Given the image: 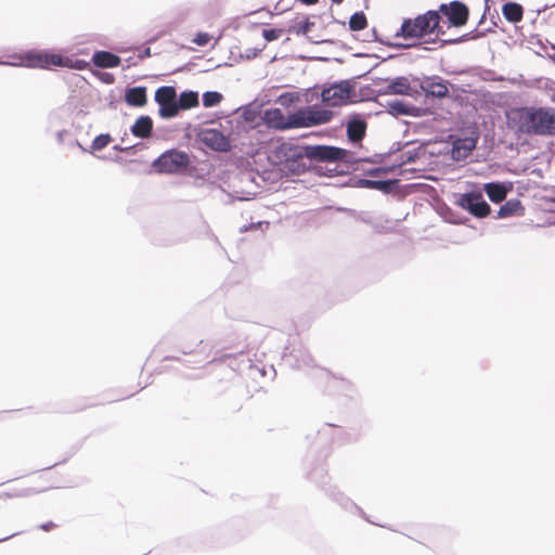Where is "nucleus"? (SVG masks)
I'll return each mask as SVG.
<instances>
[{
  "mask_svg": "<svg viewBox=\"0 0 555 555\" xmlns=\"http://www.w3.org/2000/svg\"><path fill=\"white\" fill-rule=\"evenodd\" d=\"M344 156L345 151L334 146H300L292 142H283L270 152L269 159L281 166L282 170L299 175L307 169L305 158L333 162L339 160Z\"/></svg>",
  "mask_w": 555,
  "mask_h": 555,
  "instance_id": "obj_1",
  "label": "nucleus"
},
{
  "mask_svg": "<svg viewBox=\"0 0 555 555\" xmlns=\"http://www.w3.org/2000/svg\"><path fill=\"white\" fill-rule=\"evenodd\" d=\"M508 126L528 135H555V109L552 107H521L511 112Z\"/></svg>",
  "mask_w": 555,
  "mask_h": 555,
  "instance_id": "obj_2",
  "label": "nucleus"
},
{
  "mask_svg": "<svg viewBox=\"0 0 555 555\" xmlns=\"http://www.w3.org/2000/svg\"><path fill=\"white\" fill-rule=\"evenodd\" d=\"M332 117V112L313 107L298 109L288 116H285L280 108L264 112L266 122L280 130L322 125L328 122Z\"/></svg>",
  "mask_w": 555,
  "mask_h": 555,
  "instance_id": "obj_3",
  "label": "nucleus"
},
{
  "mask_svg": "<svg viewBox=\"0 0 555 555\" xmlns=\"http://www.w3.org/2000/svg\"><path fill=\"white\" fill-rule=\"evenodd\" d=\"M440 15L436 11H428L415 18L404 20L398 36L404 39H417L428 34H443L439 28Z\"/></svg>",
  "mask_w": 555,
  "mask_h": 555,
  "instance_id": "obj_4",
  "label": "nucleus"
},
{
  "mask_svg": "<svg viewBox=\"0 0 555 555\" xmlns=\"http://www.w3.org/2000/svg\"><path fill=\"white\" fill-rule=\"evenodd\" d=\"M20 65L42 69H51L52 67H74L72 60L48 51H29L22 54L20 55Z\"/></svg>",
  "mask_w": 555,
  "mask_h": 555,
  "instance_id": "obj_5",
  "label": "nucleus"
},
{
  "mask_svg": "<svg viewBox=\"0 0 555 555\" xmlns=\"http://www.w3.org/2000/svg\"><path fill=\"white\" fill-rule=\"evenodd\" d=\"M189 166V154L175 149L164 152L153 162V168L159 173L182 172L186 170Z\"/></svg>",
  "mask_w": 555,
  "mask_h": 555,
  "instance_id": "obj_6",
  "label": "nucleus"
},
{
  "mask_svg": "<svg viewBox=\"0 0 555 555\" xmlns=\"http://www.w3.org/2000/svg\"><path fill=\"white\" fill-rule=\"evenodd\" d=\"M155 102L158 104V115L170 119L178 115L177 91L172 86H163L155 91Z\"/></svg>",
  "mask_w": 555,
  "mask_h": 555,
  "instance_id": "obj_7",
  "label": "nucleus"
},
{
  "mask_svg": "<svg viewBox=\"0 0 555 555\" xmlns=\"http://www.w3.org/2000/svg\"><path fill=\"white\" fill-rule=\"evenodd\" d=\"M353 92V85L345 80L334 83L322 91V100L328 106L347 104Z\"/></svg>",
  "mask_w": 555,
  "mask_h": 555,
  "instance_id": "obj_8",
  "label": "nucleus"
},
{
  "mask_svg": "<svg viewBox=\"0 0 555 555\" xmlns=\"http://www.w3.org/2000/svg\"><path fill=\"white\" fill-rule=\"evenodd\" d=\"M457 205L478 218L489 216L491 208L483 199L480 192H472L460 195Z\"/></svg>",
  "mask_w": 555,
  "mask_h": 555,
  "instance_id": "obj_9",
  "label": "nucleus"
},
{
  "mask_svg": "<svg viewBox=\"0 0 555 555\" xmlns=\"http://www.w3.org/2000/svg\"><path fill=\"white\" fill-rule=\"evenodd\" d=\"M198 140L207 147L217 152H227L231 149V143L228 137H225L218 129H203L197 134Z\"/></svg>",
  "mask_w": 555,
  "mask_h": 555,
  "instance_id": "obj_10",
  "label": "nucleus"
},
{
  "mask_svg": "<svg viewBox=\"0 0 555 555\" xmlns=\"http://www.w3.org/2000/svg\"><path fill=\"white\" fill-rule=\"evenodd\" d=\"M440 12L444 14L454 27L464 26L469 16L468 8L459 1H452L449 5L441 4Z\"/></svg>",
  "mask_w": 555,
  "mask_h": 555,
  "instance_id": "obj_11",
  "label": "nucleus"
},
{
  "mask_svg": "<svg viewBox=\"0 0 555 555\" xmlns=\"http://www.w3.org/2000/svg\"><path fill=\"white\" fill-rule=\"evenodd\" d=\"M420 87L427 96L442 99L449 93L448 82L437 76L425 77Z\"/></svg>",
  "mask_w": 555,
  "mask_h": 555,
  "instance_id": "obj_12",
  "label": "nucleus"
},
{
  "mask_svg": "<svg viewBox=\"0 0 555 555\" xmlns=\"http://www.w3.org/2000/svg\"><path fill=\"white\" fill-rule=\"evenodd\" d=\"M153 131V119L143 115L135 119L134 124L131 126V133L139 139H149L152 135Z\"/></svg>",
  "mask_w": 555,
  "mask_h": 555,
  "instance_id": "obj_13",
  "label": "nucleus"
},
{
  "mask_svg": "<svg viewBox=\"0 0 555 555\" xmlns=\"http://www.w3.org/2000/svg\"><path fill=\"white\" fill-rule=\"evenodd\" d=\"M92 62L100 68H114L120 65L121 59L108 51H96L92 56Z\"/></svg>",
  "mask_w": 555,
  "mask_h": 555,
  "instance_id": "obj_14",
  "label": "nucleus"
},
{
  "mask_svg": "<svg viewBox=\"0 0 555 555\" xmlns=\"http://www.w3.org/2000/svg\"><path fill=\"white\" fill-rule=\"evenodd\" d=\"M125 100L130 106H145L147 103L146 88L140 86L127 89Z\"/></svg>",
  "mask_w": 555,
  "mask_h": 555,
  "instance_id": "obj_15",
  "label": "nucleus"
},
{
  "mask_svg": "<svg viewBox=\"0 0 555 555\" xmlns=\"http://www.w3.org/2000/svg\"><path fill=\"white\" fill-rule=\"evenodd\" d=\"M411 90L412 88L406 77H397L386 86L385 93L409 95Z\"/></svg>",
  "mask_w": 555,
  "mask_h": 555,
  "instance_id": "obj_16",
  "label": "nucleus"
},
{
  "mask_svg": "<svg viewBox=\"0 0 555 555\" xmlns=\"http://www.w3.org/2000/svg\"><path fill=\"white\" fill-rule=\"evenodd\" d=\"M502 14L509 23H519L524 16V9L519 3L507 2L502 7Z\"/></svg>",
  "mask_w": 555,
  "mask_h": 555,
  "instance_id": "obj_17",
  "label": "nucleus"
},
{
  "mask_svg": "<svg viewBox=\"0 0 555 555\" xmlns=\"http://www.w3.org/2000/svg\"><path fill=\"white\" fill-rule=\"evenodd\" d=\"M483 190L486 191L490 201L495 204H499L506 198L507 189L501 183H487L485 184Z\"/></svg>",
  "mask_w": 555,
  "mask_h": 555,
  "instance_id": "obj_18",
  "label": "nucleus"
},
{
  "mask_svg": "<svg viewBox=\"0 0 555 555\" xmlns=\"http://www.w3.org/2000/svg\"><path fill=\"white\" fill-rule=\"evenodd\" d=\"M366 124L363 120L354 119L348 122L347 134L350 141L358 142L365 135Z\"/></svg>",
  "mask_w": 555,
  "mask_h": 555,
  "instance_id": "obj_19",
  "label": "nucleus"
},
{
  "mask_svg": "<svg viewBox=\"0 0 555 555\" xmlns=\"http://www.w3.org/2000/svg\"><path fill=\"white\" fill-rule=\"evenodd\" d=\"M178 101V112L180 109H190L196 107L199 103L198 94L195 91H183L180 93Z\"/></svg>",
  "mask_w": 555,
  "mask_h": 555,
  "instance_id": "obj_20",
  "label": "nucleus"
},
{
  "mask_svg": "<svg viewBox=\"0 0 555 555\" xmlns=\"http://www.w3.org/2000/svg\"><path fill=\"white\" fill-rule=\"evenodd\" d=\"M524 210V207L518 199H511L507 201L504 205L500 207L499 216L502 218H506L513 215L518 214L519 211Z\"/></svg>",
  "mask_w": 555,
  "mask_h": 555,
  "instance_id": "obj_21",
  "label": "nucleus"
},
{
  "mask_svg": "<svg viewBox=\"0 0 555 555\" xmlns=\"http://www.w3.org/2000/svg\"><path fill=\"white\" fill-rule=\"evenodd\" d=\"M367 27V20L363 12H357L349 20V28L352 31H360Z\"/></svg>",
  "mask_w": 555,
  "mask_h": 555,
  "instance_id": "obj_22",
  "label": "nucleus"
},
{
  "mask_svg": "<svg viewBox=\"0 0 555 555\" xmlns=\"http://www.w3.org/2000/svg\"><path fill=\"white\" fill-rule=\"evenodd\" d=\"M313 26H314V23L310 22L309 18L306 17L304 21L298 22L295 25L291 26L288 31L296 34V35H307Z\"/></svg>",
  "mask_w": 555,
  "mask_h": 555,
  "instance_id": "obj_23",
  "label": "nucleus"
},
{
  "mask_svg": "<svg viewBox=\"0 0 555 555\" xmlns=\"http://www.w3.org/2000/svg\"><path fill=\"white\" fill-rule=\"evenodd\" d=\"M222 100V94L216 91H207L203 94V105L211 107L219 104Z\"/></svg>",
  "mask_w": 555,
  "mask_h": 555,
  "instance_id": "obj_24",
  "label": "nucleus"
},
{
  "mask_svg": "<svg viewBox=\"0 0 555 555\" xmlns=\"http://www.w3.org/2000/svg\"><path fill=\"white\" fill-rule=\"evenodd\" d=\"M111 140L109 134H100L94 138L91 147L93 151H101L109 144Z\"/></svg>",
  "mask_w": 555,
  "mask_h": 555,
  "instance_id": "obj_25",
  "label": "nucleus"
},
{
  "mask_svg": "<svg viewBox=\"0 0 555 555\" xmlns=\"http://www.w3.org/2000/svg\"><path fill=\"white\" fill-rule=\"evenodd\" d=\"M299 100V95L298 93H294V92H286V93H283L280 95L279 98V102L282 104V105H288L295 101H298Z\"/></svg>",
  "mask_w": 555,
  "mask_h": 555,
  "instance_id": "obj_26",
  "label": "nucleus"
},
{
  "mask_svg": "<svg viewBox=\"0 0 555 555\" xmlns=\"http://www.w3.org/2000/svg\"><path fill=\"white\" fill-rule=\"evenodd\" d=\"M282 33V29H263L262 36L267 41H273L276 40Z\"/></svg>",
  "mask_w": 555,
  "mask_h": 555,
  "instance_id": "obj_27",
  "label": "nucleus"
},
{
  "mask_svg": "<svg viewBox=\"0 0 555 555\" xmlns=\"http://www.w3.org/2000/svg\"><path fill=\"white\" fill-rule=\"evenodd\" d=\"M210 41V36L207 33H199L193 39V42L199 47L206 46Z\"/></svg>",
  "mask_w": 555,
  "mask_h": 555,
  "instance_id": "obj_28",
  "label": "nucleus"
},
{
  "mask_svg": "<svg viewBox=\"0 0 555 555\" xmlns=\"http://www.w3.org/2000/svg\"><path fill=\"white\" fill-rule=\"evenodd\" d=\"M56 528H57V524H55L54 521H51V520L47 521L44 524H41L39 526V529H41L42 531H47V532L52 531Z\"/></svg>",
  "mask_w": 555,
  "mask_h": 555,
  "instance_id": "obj_29",
  "label": "nucleus"
},
{
  "mask_svg": "<svg viewBox=\"0 0 555 555\" xmlns=\"http://www.w3.org/2000/svg\"><path fill=\"white\" fill-rule=\"evenodd\" d=\"M100 78L102 81L106 83H113L114 82V76L109 73H101Z\"/></svg>",
  "mask_w": 555,
  "mask_h": 555,
  "instance_id": "obj_30",
  "label": "nucleus"
},
{
  "mask_svg": "<svg viewBox=\"0 0 555 555\" xmlns=\"http://www.w3.org/2000/svg\"><path fill=\"white\" fill-rule=\"evenodd\" d=\"M391 107L399 114L406 113V108L401 102H396L395 104L391 105Z\"/></svg>",
  "mask_w": 555,
  "mask_h": 555,
  "instance_id": "obj_31",
  "label": "nucleus"
},
{
  "mask_svg": "<svg viewBox=\"0 0 555 555\" xmlns=\"http://www.w3.org/2000/svg\"><path fill=\"white\" fill-rule=\"evenodd\" d=\"M464 149L466 151L464 156H466L470 151L475 149V142L473 140H465Z\"/></svg>",
  "mask_w": 555,
  "mask_h": 555,
  "instance_id": "obj_32",
  "label": "nucleus"
},
{
  "mask_svg": "<svg viewBox=\"0 0 555 555\" xmlns=\"http://www.w3.org/2000/svg\"><path fill=\"white\" fill-rule=\"evenodd\" d=\"M365 183L370 186H373V188H376V189H384L385 188V182L383 181H365Z\"/></svg>",
  "mask_w": 555,
  "mask_h": 555,
  "instance_id": "obj_33",
  "label": "nucleus"
},
{
  "mask_svg": "<svg viewBox=\"0 0 555 555\" xmlns=\"http://www.w3.org/2000/svg\"><path fill=\"white\" fill-rule=\"evenodd\" d=\"M460 150H461L460 141H457V142L454 144L453 153H457V154L460 155Z\"/></svg>",
  "mask_w": 555,
  "mask_h": 555,
  "instance_id": "obj_34",
  "label": "nucleus"
},
{
  "mask_svg": "<svg viewBox=\"0 0 555 555\" xmlns=\"http://www.w3.org/2000/svg\"><path fill=\"white\" fill-rule=\"evenodd\" d=\"M17 534H18L17 532L12 533V534H10V535H8V537H5V538L0 539V542L7 541V540H9V539H11V538H13V537H15V535H17Z\"/></svg>",
  "mask_w": 555,
  "mask_h": 555,
  "instance_id": "obj_35",
  "label": "nucleus"
},
{
  "mask_svg": "<svg viewBox=\"0 0 555 555\" xmlns=\"http://www.w3.org/2000/svg\"><path fill=\"white\" fill-rule=\"evenodd\" d=\"M336 4H340L344 0H332Z\"/></svg>",
  "mask_w": 555,
  "mask_h": 555,
  "instance_id": "obj_36",
  "label": "nucleus"
},
{
  "mask_svg": "<svg viewBox=\"0 0 555 555\" xmlns=\"http://www.w3.org/2000/svg\"><path fill=\"white\" fill-rule=\"evenodd\" d=\"M550 202L555 204V197L550 198Z\"/></svg>",
  "mask_w": 555,
  "mask_h": 555,
  "instance_id": "obj_37",
  "label": "nucleus"
}]
</instances>
